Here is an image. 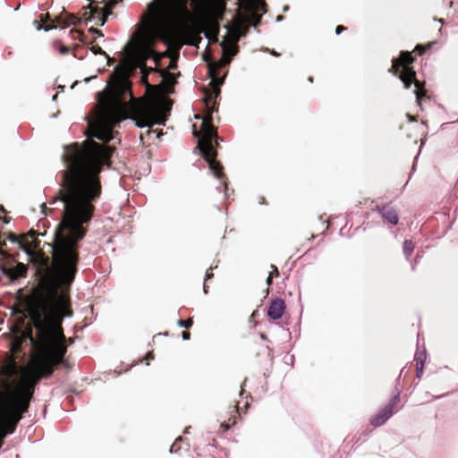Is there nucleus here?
<instances>
[{
	"label": "nucleus",
	"mask_w": 458,
	"mask_h": 458,
	"mask_svg": "<svg viewBox=\"0 0 458 458\" xmlns=\"http://www.w3.org/2000/svg\"><path fill=\"white\" fill-rule=\"evenodd\" d=\"M45 233H38L34 230H30L25 235V240L21 241L13 234L9 235V240L12 242H17L19 247L30 257L33 258L36 255L35 250L39 246L40 241L38 240V236H44Z\"/></svg>",
	"instance_id": "7"
},
{
	"label": "nucleus",
	"mask_w": 458,
	"mask_h": 458,
	"mask_svg": "<svg viewBox=\"0 0 458 458\" xmlns=\"http://www.w3.org/2000/svg\"><path fill=\"white\" fill-rule=\"evenodd\" d=\"M41 208H46L45 204H42V205H41Z\"/></svg>",
	"instance_id": "37"
},
{
	"label": "nucleus",
	"mask_w": 458,
	"mask_h": 458,
	"mask_svg": "<svg viewBox=\"0 0 458 458\" xmlns=\"http://www.w3.org/2000/svg\"><path fill=\"white\" fill-rule=\"evenodd\" d=\"M208 134H209L210 137L212 136V134H213V128L212 127L209 128Z\"/></svg>",
	"instance_id": "30"
},
{
	"label": "nucleus",
	"mask_w": 458,
	"mask_h": 458,
	"mask_svg": "<svg viewBox=\"0 0 458 458\" xmlns=\"http://www.w3.org/2000/svg\"><path fill=\"white\" fill-rule=\"evenodd\" d=\"M55 28H56L55 26H43V30H44L45 31H47H47H49V30H52L55 29Z\"/></svg>",
	"instance_id": "27"
},
{
	"label": "nucleus",
	"mask_w": 458,
	"mask_h": 458,
	"mask_svg": "<svg viewBox=\"0 0 458 458\" xmlns=\"http://www.w3.org/2000/svg\"><path fill=\"white\" fill-rule=\"evenodd\" d=\"M239 8L242 10L241 21L236 32V40L242 36L250 26L257 27L262 15L267 12L263 0H239Z\"/></svg>",
	"instance_id": "4"
},
{
	"label": "nucleus",
	"mask_w": 458,
	"mask_h": 458,
	"mask_svg": "<svg viewBox=\"0 0 458 458\" xmlns=\"http://www.w3.org/2000/svg\"><path fill=\"white\" fill-rule=\"evenodd\" d=\"M346 30V28H345V27H344V26H342V25H339V26H337V27H336V29H335V34H336V35H339L342 31H344V30Z\"/></svg>",
	"instance_id": "21"
},
{
	"label": "nucleus",
	"mask_w": 458,
	"mask_h": 458,
	"mask_svg": "<svg viewBox=\"0 0 458 458\" xmlns=\"http://www.w3.org/2000/svg\"><path fill=\"white\" fill-rule=\"evenodd\" d=\"M272 267H274V268H275V271H276V275H278V270H277V268H276V267H274V266H272Z\"/></svg>",
	"instance_id": "35"
},
{
	"label": "nucleus",
	"mask_w": 458,
	"mask_h": 458,
	"mask_svg": "<svg viewBox=\"0 0 458 458\" xmlns=\"http://www.w3.org/2000/svg\"><path fill=\"white\" fill-rule=\"evenodd\" d=\"M285 305L283 300L275 299L270 302L267 308V316L273 319L277 320L284 316Z\"/></svg>",
	"instance_id": "9"
},
{
	"label": "nucleus",
	"mask_w": 458,
	"mask_h": 458,
	"mask_svg": "<svg viewBox=\"0 0 458 458\" xmlns=\"http://www.w3.org/2000/svg\"><path fill=\"white\" fill-rule=\"evenodd\" d=\"M403 249L406 259H409L414 250V244L411 241L406 240L403 242Z\"/></svg>",
	"instance_id": "12"
},
{
	"label": "nucleus",
	"mask_w": 458,
	"mask_h": 458,
	"mask_svg": "<svg viewBox=\"0 0 458 458\" xmlns=\"http://www.w3.org/2000/svg\"><path fill=\"white\" fill-rule=\"evenodd\" d=\"M55 243V240L53 253ZM72 282L59 283L53 260V274L40 279V291L29 301L27 312L33 328H28L25 338L30 341L31 357L24 369L14 360L0 368V423H18L29 408L35 385L64 361L67 344L62 322L71 316L67 290Z\"/></svg>",
	"instance_id": "1"
},
{
	"label": "nucleus",
	"mask_w": 458,
	"mask_h": 458,
	"mask_svg": "<svg viewBox=\"0 0 458 458\" xmlns=\"http://www.w3.org/2000/svg\"><path fill=\"white\" fill-rule=\"evenodd\" d=\"M60 54L67 55L70 52V48L66 46H62L59 49Z\"/></svg>",
	"instance_id": "19"
},
{
	"label": "nucleus",
	"mask_w": 458,
	"mask_h": 458,
	"mask_svg": "<svg viewBox=\"0 0 458 458\" xmlns=\"http://www.w3.org/2000/svg\"><path fill=\"white\" fill-rule=\"evenodd\" d=\"M114 149L110 146L88 140L82 148L77 144L65 148L63 159L66 169L62 188L54 202L64 206L63 219L55 230V267L59 283L74 280L79 260L78 242L84 237L85 225L94 212V202L101 193L98 174L108 165Z\"/></svg>",
	"instance_id": "2"
},
{
	"label": "nucleus",
	"mask_w": 458,
	"mask_h": 458,
	"mask_svg": "<svg viewBox=\"0 0 458 458\" xmlns=\"http://www.w3.org/2000/svg\"><path fill=\"white\" fill-rule=\"evenodd\" d=\"M114 71H115V72H117V73H123V68H122L120 65L116 66V67L114 68Z\"/></svg>",
	"instance_id": "28"
},
{
	"label": "nucleus",
	"mask_w": 458,
	"mask_h": 458,
	"mask_svg": "<svg viewBox=\"0 0 458 458\" xmlns=\"http://www.w3.org/2000/svg\"><path fill=\"white\" fill-rule=\"evenodd\" d=\"M211 276H212L211 274L207 273L205 280H208V278H210Z\"/></svg>",
	"instance_id": "31"
},
{
	"label": "nucleus",
	"mask_w": 458,
	"mask_h": 458,
	"mask_svg": "<svg viewBox=\"0 0 458 458\" xmlns=\"http://www.w3.org/2000/svg\"><path fill=\"white\" fill-rule=\"evenodd\" d=\"M222 187H223V189H226L227 188L226 182L225 181H222V186H217L216 187L217 191H222Z\"/></svg>",
	"instance_id": "25"
},
{
	"label": "nucleus",
	"mask_w": 458,
	"mask_h": 458,
	"mask_svg": "<svg viewBox=\"0 0 458 458\" xmlns=\"http://www.w3.org/2000/svg\"><path fill=\"white\" fill-rule=\"evenodd\" d=\"M416 50L421 55L426 51V47L420 45L416 47Z\"/></svg>",
	"instance_id": "22"
},
{
	"label": "nucleus",
	"mask_w": 458,
	"mask_h": 458,
	"mask_svg": "<svg viewBox=\"0 0 458 458\" xmlns=\"http://www.w3.org/2000/svg\"><path fill=\"white\" fill-rule=\"evenodd\" d=\"M413 62V57L409 52H403L400 57L393 61L392 70L397 73L399 69L402 68L400 80L406 89H409L413 83L417 89L413 93L416 97L418 105L420 106V98L425 96L421 90L422 83L415 79V72L409 67V64Z\"/></svg>",
	"instance_id": "5"
},
{
	"label": "nucleus",
	"mask_w": 458,
	"mask_h": 458,
	"mask_svg": "<svg viewBox=\"0 0 458 458\" xmlns=\"http://www.w3.org/2000/svg\"><path fill=\"white\" fill-rule=\"evenodd\" d=\"M416 365H421L425 363L426 360V352L423 350L422 352H417L415 354Z\"/></svg>",
	"instance_id": "14"
},
{
	"label": "nucleus",
	"mask_w": 458,
	"mask_h": 458,
	"mask_svg": "<svg viewBox=\"0 0 458 458\" xmlns=\"http://www.w3.org/2000/svg\"><path fill=\"white\" fill-rule=\"evenodd\" d=\"M98 106L96 121L89 123L92 136L106 143L113 140L112 127L123 120L135 122L138 128H150L154 124H164L170 106L163 101L147 99L138 101L123 83L108 94L98 93Z\"/></svg>",
	"instance_id": "3"
},
{
	"label": "nucleus",
	"mask_w": 458,
	"mask_h": 458,
	"mask_svg": "<svg viewBox=\"0 0 458 458\" xmlns=\"http://www.w3.org/2000/svg\"><path fill=\"white\" fill-rule=\"evenodd\" d=\"M191 325H192V319H188V320H182V319H180L178 321V326L180 327L189 328V327H191Z\"/></svg>",
	"instance_id": "16"
},
{
	"label": "nucleus",
	"mask_w": 458,
	"mask_h": 458,
	"mask_svg": "<svg viewBox=\"0 0 458 458\" xmlns=\"http://www.w3.org/2000/svg\"><path fill=\"white\" fill-rule=\"evenodd\" d=\"M91 50L96 55H104L110 61V57L106 55V53L100 47H98V46L92 47Z\"/></svg>",
	"instance_id": "15"
},
{
	"label": "nucleus",
	"mask_w": 458,
	"mask_h": 458,
	"mask_svg": "<svg viewBox=\"0 0 458 458\" xmlns=\"http://www.w3.org/2000/svg\"><path fill=\"white\" fill-rule=\"evenodd\" d=\"M34 24L36 25L37 30H43V26L38 21H34Z\"/></svg>",
	"instance_id": "24"
},
{
	"label": "nucleus",
	"mask_w": 458,
	"mask_h": 458,
	"mask_svg": "<svg viewBox=\"0 0 458 458\" xmlns=\"http://www.w3.org/2000/svg\"><path fill=\"white\" fill-rule=\"evenodd\" d=\"M69 21H63L61 17L58 18V21L63 28H67L71 24H76L79 20L72 14L68 15Z\"/></svg>",
	"instance_id": "13"
},
{
	"label": "nucleus",
	"mask_w": 458,
	"mask_h": 458,
	"mask_svg": "<svg viewBox=\"0 0 458 458\" xmlns=\"http://www.w3.org/2000/svg\"><path fill=\"white\" fill-rule=\"evenodd\" d=\"M203 291H204V293H208V291H207V287H206V285H205V284H204V286H203Z\"/></svg>",
	"instance_id": "34"
},
{
	"label": "nucleus",
	"mask_w": 458,
	"mask_h": 458,
	"mask_svg": "<svg viewBox=\"0 0 458 458\" xmlns=\"http://www.w3.org/2000/svg\"><path fill=\"white\" fill-rule=\"evenodd\" d=\"M271 281H272L271 277L268 276L267 279V283L269 284H271Z\"/></svg>",
	"instance_id": "33"
},
{
	"label": "nucleus",
	"mask_w": 458,
	"mask_h": 458,
	"mask_svg": "<svg viewBox=\"0 0 458 458\" xmlns=\"http://www.w3.org/2000/svg\"><path fill=\"white\" fill-rule=\"evenodd\" d=\"M100 25L103 26L106 21V15H103L99 18Z\"/></svg>",
	"instance_id": "26"
},
{
	"label": "nucleus",
	"mask_w": 458,
	"mask_h": 458,
	"mask_svg": "<svg viewBox=\"0 0 458 458\" xmlns=\"http://www.w3.org/2000/svg\"><path fill=\"white\" fill-rule=\"evenodd\" d=\"M4 208L1 206V207H0V212H4Z\"/></svg>",
	"instance_id": "36"
},
{
	"label": "nucleus",
	"mask_w": 458,
	"mask_h": 458,
	"mask_svg": "<svg viewBox=\"0 0 458 458\" xmlns=\"http://www.w3.org/2000/svg\"><path fill=\"white\" fill-rule=\"evenodd\" d=\"M393 415V411L390 406H385L377 414L371 417L369 422L374 427L382 426Z\"/></svg>",
	"instance_id": "10"
},
{
	"label": "nucleus",
	"mask_w": 458,
	"mask_h": 458,
	"mask_svg": "<svg viewBox=\"0 0 458 458\" xmlns=\"http://www.w3.org/2000/svg\"><path fill=\"white\" fill-rule=\"evenodd\" d=\"M190 336H191V335L188 332H182V337L183 340H189Z\"/></svg>",
	"instance_id": "23"
},
{
	"label": "nucleus",
	"mask_w": 458,
	"mask_h": 458,
	"mask_svg": "<svg viewBox=\"0 0 458 458\" xmlns=\"http://www.w3.org/2000/svg\"><path fill=\"white\" fill-rule=\"evenodd\" d=\"M271 54H272L273 55H275V56H278V55H279V54H278L277 52H276L275 50H273V51L271 52Z\"/></svg>",
	"instance_id": "29"
},
{
	"label": "nucleus",
	"mask_w": 458,
	"mask_h": 458,
	"mask_svg": "<svg viewBox=\"0 0 458 458\" xmlns=\"http://www.w3.org/2000/svg\"><path fill=\"white\" fill-rule=\"evenodd\" d=\"M399 400H400V394H399V393H397L391 398L389 403L386 406H390L391 409L393 410L394 406L399 402Z\"/></svg>",
	"instance_id": "17"
},
{
	"label": "nucleus",
	"mask_w": 458,
	"mask_h": 458,
	"mask_svg": "<svg viewBox=\"0 0 458 458\" xmlns=\"http://www.w3.org/2000/svg\"><path fill=\"white\" fill-rule=\"evenodd\" d=\"M283 20V17L282 16H277L276 17V21H281Z\"/></svg>",
	"instance_id": "32"
},
{
	"label": "nucleus",
	"mask_w": 458,
	"mask_h": 458,
	"mask_svg": "<svg viewBox=\"0 0 458 458\" xmlns=\"http://www.w3.org/2000/svg\"><path fill=\"white\" fill-rule=\"evenodd\" d=\"M227 51L230 52L229 57L223 56L217 64H216L214 66L209 67V73L212 78V82L216 83V86L214 87L213 91L211 93H209L205 98L206 106L209 109L210 113L217 112V108L216 107L215 99L219 96V94H220L219 86L222 85L224 82V79H220V78L216 77V75L215 74V68L216 69L221 66L227 65L231 61V56L235 55V50H233V49H227Z\"/></svg>",
	"instance_id": "6"
},
{
	"label": "nucleus",
	"mask_w": 458,
	"mask_h": 458,
	"mask_svg": "<svg viewBox=\"0 0 458 458\" xmlns=\"http://www.w3.org/2000/svg\"><path fill=\"white\" fill-rule=\"evenodd\" d=\"M198 147L208 164L209 170L212 172L213 175L218 180H222L224 175L221 171V165L216 162V153L212 145L210 143L199 142Z\"/></svg>",
	"instance_id": "8"
},
{
	"label": "nucleus",
	"mask_w": 458,
	"mask_h": 458,
	"mask_svg": "<svg viewBox=\"0 0 458 458\" xmlns=\"http://www.w3.org/2000/svg\"><path fill=\"white\" fill-rule=\"evenodd\" d=\"M89 31L90 33L98 34V36L103 37V34H102V33H101V31H99L98 29L90 28V29L89 30Z\"/></svg>",
	"instance_id": "20"
},
{
	"label": "nucleus",
	"mask_w": 458,
	"mask_h": 458,
	"mask_svg": "<svg viewBox=\"0 0 458 458\" xmlns=\"http://www.w3.org/2000/svg\"><path fill=\"white\" fill-rule=\"evenodd\" d=\"M377 210L382 216L384 219L389 222L391 225H395L398 223V216L395 209L390 205H385L383 207H377Z\"/></svg>",
	"instance_id": "11"
},
{
	"label": "nucleus",
	"mask_w": 458,
	"mask_h": 458,
	"mask_svg": "<svg viewBox=\"0 0 458 458\" xmlns=\"http://www.w3.org/2000/svg\"><path fill=\"white\" fill-rule=\"evenodd\" d=\"M423 369H424V365L421 364V365H417V368H416V375L418 377H420L423 374Z\"/></svg>",
	"instance_id": "18"
}]
</instances>
